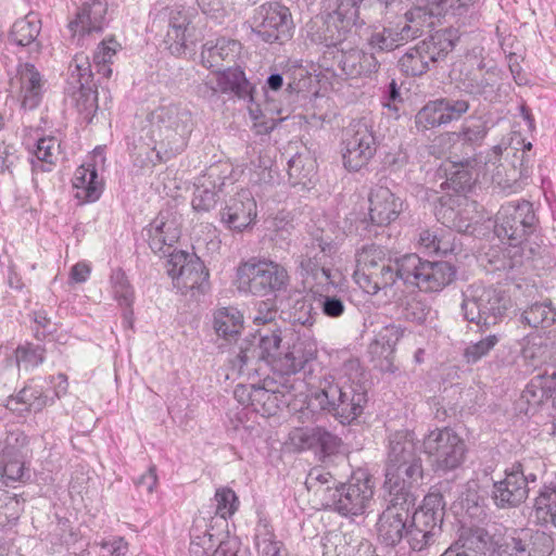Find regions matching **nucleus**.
<instances>
[{
    "label": "nucleus",
    "mask_w": 556,
    "mask_h": 556,
    "mask_svg": "<svg viewBox=\"0 0 556 556\" xmlns=\"http://www.w3.org/2000/svg\"><path fill=\"white\" fill-rule=\"evenodd\" d=\"M110 281L115 300L118 301L119 305L126 307L124 319L128 325H130L132 316L130 306L134 301L132 287L130 286L125 271H123L121 268L114 269L112 271Z\"/></svg>",
    "instance_id": "obj_50"
},
{
    "label": "nucleus",
    "mask_w": 556,
    "mask_h": 556,
    "mask_svg": "<svg viewBox=\"0 0 556 556\" xmlns=\"http://www.w3.org/2000/svg\"><path fill=\"white\" fill-rule=\"evenodd\" d=\"M166 271L174 286L182 293L198 291L204 293L208 286V271L203 262L194 254L185 251L169 253Z\"/></svg>",
    "instance_id": "obj_15"
},
{
    "label": "nucleus",
    "mask_w": 556,
    "mask_h": 556,
    "mask_svg": "<svg viewBox=\"0 0 556 556\" xmlns=\"http://www.w3.org/2000/svg\"><path fill=\"white\" fill-rule=\"evenodd\" d=\"M404 334V328L401 325L388 324L381 327L370 344V352L372 354H381L389 357Z\"/></svg>",
    "instance_id": "obj_48"
},
{
    "label": "nucleus",
    "mask_w": 556,
    "mask_h": 556,
    "mask_svg": "<svg viewBox=\"0 0 556 556\" xmlns=\"http://www.w3.org/2000/svg\"><path fill=\"white\" fill-rule=\"evenodd\" d=\"M336 251L334 244L326 242L320 238H311L301 250L299 265L302 269V275L305 276L306 280L311 278L314 281L312 288H316V292H319L318 287L321 290L328 291V287L334 288L337 286L331 270L327 266L328 258Z\"/></svg>",
    "instance_id": "obj_13"
},
{
    "label": "nucleus",
    "mask_w": 556,
    "mask_h": 556,
    "mask_svg": "<svg viewBox=\"0 0 556 556\" xmlns=\"http://www.w3.org/2000/svg\"><path fill=\"white\" fill-rule=\"evenodd\" d=\"M108 3L105 0H84L77 7L74 17L68 23L73 36H86L101 33L106 24Z\"/></svg>",
    "instance_id": "obj_25"
},
{
    "label": "nucleus",
    "mask_w": 556,
    "mask_h": 556,
    "mask_svg": "<svg viewBox=\"0 0 556 556\" xmlns=\"http://www.w3.org/2000/svg\"><path fill=\"white\" fill-rule=\"evenodd\" d=\"M538 225L533 204L527 200L510 201L501 206L495 217L494 233L508 244L505 256L508 267L515 268L523 263L522 243Z\"/></svg>",
    "instance_id": "obj_4"
},
{
    "label": "nucleus",
    "mask_w": 556,
    "mask_h": 556,
    "mask_svg": "<svg viewBox=\"0 0 556 556\" xmlns=\"http://www.w3.org/2000/svg\"><path fill=\"white\" fill-rule=\"evenodd\" d=\"M46 350L41 345L25 344L20 345L15 352V365H24L26 369L38 367L43 363Z\"/></svg>",
    "instance_id": "obj_61"
},
{
    "label": "nucleus",
    "mask_w": 556,
    "mask_h": 556,
    "mask_svg": "<svg viewBox=\"0 0 556 556\" xmlns=\"http://www.w3.org/2000/svg\"><path fill=\"white\" fill-rule=\"evenodd\" d=\"M394 308L399 318L417 324L425 323L431 313L430 306L416 293L399 296L394 302Z\"/></svg>",
    "instance_id": "obj_42"
},
{
    "label": "nucleus",
    "mask_w": 556,
    "mask_h": 556,
    "mask_svg": "<svg viewBox=\"0 0 556 556\" xmlns=\"http://www.w3.org/2000/svg\"><path fill=\"white\" fill-rule=\"evenodd\" d=\"M289 280L286 267L266 257H251L237 268V289L245 294H277L287 290Z\"/></svg>",
    "instance_id": "obj_5"
},
{
    "label": "nucleus",
    "mask_w": 556,
    "mask_h": 556,
    "mask_svg": "<svg viewBox=\"0 0 556 556\" xmlns=\"http://www.w3.org/2000/svg\"><path fill=\"white\" fill-rule=\"evenodd\" d=\"M254 543L258 556H287L282 543L276 540L271 526L266 521L261 520L256 525Z\"/></svg>",
    "instance_id": "obj_47"
},
{
    "label": "nucleus",
    "mask_w": 556,
    "mask_h": 556,
    "mask_svg": "<svg viewBox=\"0 0 556 556\" xmlns=\"http://www.w3.org/2000/svg\"><path fill=\"white\" fill-rule=\"evenodd\" d=\"M404 201L389 188L377 186L369 194V219L374 225L388 226L399 218Z\"/></svg>",
    "instance_id": "obj_28"
},
{
    "label": "nucleus",
    "mask_w": 556,
    "mask_h": 556,
    "mask_svg": "<svg viewBox=\"0 0 556 556\" xmlns=\"http://www.w3.org/2000/svg\"><path fill=\"white\" fill-rule=\"evenodd\" d=\"M509 299L498 289L492 287L471 286L464 292L462 311L469 323L481 328L498 324L509 307Z\"/></svg>",
    "instance_id": "obj_7"
},
{
    "label": "nucleus",
    "mask_w": 556,
    "mask_h": 556,
    "mask_svg": "<svg viewBox=\"0 0 556 556\" xmlns=\"http://www.w3.org/2000/svg\"><path fill=\"white\" fill-rule=\"evenodd\" d=\"M501 337L498 334H489L485 338L477 341L470 342L465 351L464 358L467 364H476L483 357H485L491 350L495 348V345L500 342Z\"/></svg>",
    "instance_id": "obj_59"
},
{
    "label": "nucleus",
    "mask_w": 556,
    "mask_h": 556,
    "mask_svg": "<svg viewBox=\"0 0 556 556\" xmlns=\"http://www.w3.org/2000/svg\"><path fill=\"white\" fill-rule=\"evenodd\" d=\"M422 478V462H412L399 467H392L391 463L386 464L384 489L392 497L414 501L413 490L420 484Z\"/></svg>",
    "instance_id": "obj_21"
},
{
    "label": "nucleus",
    "mask_w": 556,
    "mask_h": 556,
    "mask_svg": "<svg viewBox=\"0 0 556 556\" xmlns=\"http://www.w3.org/2000/svg\"><path fill=\"white\" fill-rule=\"evenodd\" d=\"M521 317L530 327H549L556 321V309L551 301L534 303L522 313Z\"/></svg>",
    "instance_id": "obj_52"
},
{
    "label": "nucleus",
    "mask_w": 556,
    "mask_h": 556,
    "mask_svg": "<svg viewBox=\"0 0 556 556\" xmlns=\"http://www.w3.org/2000/svg\"><path fill=\"white\" fill-rule=\"evenodd\" d=\"M240 50V42L225 37L207 40L201 52L202 64L206 68L218 66L223 61H231Z\"/></svg>",
    "instance_id": "obj_38"
},
{
    "label": "nucleus",
    "mask_w": 556,
    "mask_h": 556,
    "mask_svg": "<svg viewBox=\"0 0 556 556\" xmlns=\"http://www.w3.org/2000/svg\"><path fill=\"white\" fill-rule=\"evenodd\" d=\"M418 243L429 254H446L452 251L448 240L444 237H438L435 231L429 229L419 232Z\"/></svg>",
    "instance_id": "obj_63"
},
{
    "label": "nucleus",
    "mask_w": 556,
    "mask_h": 556,
    "mask_svg": "<svg viewBox=\"0 0 556 556\" xmlns=\"http://www.w3.org/2000/svg\"><path fill=\"white\" fill-rule=\"evenodd\" d=\"M522 539H526L525 547L531 556H548L554 549V539L544 531L522 529Z\"/></svg>",
    "instance_id": "obj_54"
},
{
    "label": "nucleus",
    "mask_w": 556,
    "mask_h": 556,
    "mask_svg": "<svg viewBox=\"0 0 556 556\" xmlns=\"http://www.w3.org/2000/svg\"><path fill=\"white\" fill-rule=\"evenodd\" d=\"M215 546L214 535L210 533L208 523L205 518H195L190 530L191 556H210Z\"/></svg>",
    "instance_id": "obj_45"
},
{
    "label": "nucleus",
    "mask_w": 556,
    "mask_h": 556,
    "mask_svg": "<svg viewBox=\"0 0 556 556\" xmlns=\"http://www.w3.org/2000/svg\"><path fill=\"white\" fill-rule=\"evenodd\" d=\"M192 129V113L187 106L161 104L147 115L140 140H148L146 144L157 155L164 153L170 157L187 147Z\"/></svg>",
    "instance_id": "obj_2"
},
{
    "label": "nucleus",
    "mask_w": 556,
    "mask_h": 556,
    "mask_svg": "<svg viewBox=\"0 0 556 556\" xmlns=\"http://www.w3.org/2000/svg\"><path fill=\"white\" fill-rule=\"evenodd\" d=\"M503 150L504 148L501 144H496L486 151L483 165L479 167V170L482 172L483 178L490 177L493 184L505 193H517L522 189V184L517 177L515 167L505 170L501 164Z\"/></svg>",
    "instance_id": "obj_26"
},
{
    "label": "nucleus",
    "mask_w": 556,
    "mask_h": 556,
    "mask_svg": "<svg viewBox=\"0 0 556 556\" xmlns=\"http://www.w3.org/2000/svg\"><path fill=\"white\" fill-rule=\"evenodd\" d=\"M222 222L231 230L242 231L256 217V202L248 190H241L220 212Z\"/></svg>",
    "instance_id": "obj_29"
},
{
    "label": "nucleus",
    "mask_w": 556,
    "mask_h": 556,
    "mask_svg": "<svg viewBox=\"0 0 556 556\" xmlns=\"http://www.w3.org/2000/svg\"><path fill=\"white\" fill-rule=\"evenodd\" d=\"M307 306L306 317H298L289 328H275L260 332L258 357L265 359L282 388L303 391L304 381L296 377L301 371L312 372L318 356V344L311 326L314 317Z\"/></svg>",
    "instance_id": "obj_1"
},
{
    "label": "nucleus",
    "mask_w": 556,
    "mask_h": 556,
    "mask_svg": "<svg viewBox=\"0 0 556 556\" xmlns=\"http://www.w3.org/2000/svg\"><path fill=\"white\" fill-rule=\"evenodd\" d=\"M469 108L470 104L465 99L440 98L429 101L415 115V126L418 131L425 132L458 121Z\"/></svg>",
    "instance_id": "obj_17"
},
{
    "label": "nucleus",
    "mask_w": 556,
    "mask_h": 556,
    "mask_svg": "<svg viewBox=\"0 0 556 556\" xmlns=\"http://www.w3.org/2000/svg\"><path fill=\"white\" fill-rule=\"evenodd\" d=\"M180 225L177 217L170 212H161L142 230L143 238L148 241L154 253L168 252L180 238Z\"/></svg>",
    "instance_id": "obj_23"
},
{
    "label": "nucleus",
    "mask_w": 556,
    "mask_h": 556,
    "mask_svg": "<svg viewBox=\"0 0 556 556\" xmlns=\"http://www.w3.org/2000/svg\"><path fill=\"white\" fill-rule=\"evenodd\" d=\"M329 492L328 505L343 517H358L369 508L374 496V484L369 475L364 470L352 473L346 483L334 488L327 486Z\"/></svg>",
    "instance_id": "obj_9"
},
{
    "label": "nucleus",
    "mask_w": 556,
    "mask_h": 556,
    "mask_svg": "<svg viewBox=\"0 0 556 556\" xmlns=\"http://www.w3.org/2000/svg\"><path fill=\"white\" fill-rule=\"evenodd\" d=\"M431 58L426 54L420 42L409 48L399 60L401 71L407 76H420L429 70Z\"/></svg>",
    "instance_id": "obj_49"
},
{
    "label": "nucleus",
    "mask_w": 556,
    "mask_h": 556,
    "mask_svg": "<svg viewBox=\"0 0 556 556\" xmlns=\"http://www.w3.org/2000/svg\"><path fill=\"white\" fill-rule=\"evenodd\" d=\"M377 152L372 124L363 117L352 121L342 139V160L346 169L357 172L365 167Z\"/></svg>",
    "instance_id": "obj_11"
},
{
    "label": "nucleus",
    "mask_w": 556,
    "mask_h": 556,
    "mask_svg": "<svg viewBox=\"0 0 556 556\" xmlns=\"http://www.w3.org/2000/svg\"><path fill=\"white\" fill-rule=\"evenodd\" d=\"M480 0H420L418 5L422 9L424 17L426 15L434 17H444L451 15L453 17L472 16Z\"/></svg>",
    "instance_id": "obj_34"
},
{
    "label": "nucleus",
    "mask_w": 556,
    "mask_h": 556,
    "mask_svg": "<svg viewBox=\"0 0 556 556\" xmlns=\"http://www.w3.org/2000/svg\"><path fill=\"white\" fill-rule=\"evenodd\" d=\"M528 493L522 463L513 464L505 470V478L493 485V500L501 508L518 506L526 501Z\"/></svg>",
    "instance_id": "obj_24"
},
{
    "label": "nucleus",
    "mask_w": 556,
    "mask_h": 556,
    "mask_svg": "<svg viewBox=\"0 0 556 556\" xmlns=\"http://www.w3.org/2000/svg\"><path fill=\"white\" fill-rule=\"evenodd\" d=\"M484 155L480 153L473 159H466L458 163H443L438 170L439 175L446 176V179L441 184V188L452 189L457 193L468 191L472 184L482 176L479 167L483 165Z\"/></svg>",
    "instance_id": "obj_22"
},
{
    "label": "nucleus",
    "mask_w": 556,
    "mask_h": 556,
    "mask_svg": "<svg viewBox=\"0 0 556 556\" xmlns=\"http://www.w3.org/2000/svg\"><path fill=\"white\" fill-rule=\"evenodd\" d=\"M216 502V515L226 520L231 517L239 507V500L230 488H218L214 495Z\"/></svg>",
    "instance_id": "obj_60"
},
{
    "label": "nucleus",
    "mask_w": 556,
    "mask_h": 556,
    "mask_svg": "<svg viewBox=\"0 0 556 556\" xmlns=\"http://www.w3.org/2000/svg\"><path fill=\"white\" fill-rule=\"evenodd\" d=\"M400 257L396 258L394 265H380L369 273L356 274L354 276L355 282L366 293L375 295L383 291L388 295V291L395 285L396 279H400Z\"/></svg>",
    "instance_id": "obj_30"
},
{
    "label": "nucleus",
    "mask_w": 556,
    "mask_h": 556,
    "mask_svg": "<svg viewBox=\"0 0 556 556\" xmlns=\"http://www.w3.org/2000/svg\"><path fill=\"white\" fill-rule=\"evenodd\" d=\"M252 28L263 41L282 45L291 39L294 25L289 8L268 1L255 9Z\"/></svg>",
    "instance_id": "obj_12"
},
{
    "label": "nucleus",
    "mask_w": 556,
    "mask_h": 556,
    "mask_svg": "<svg viewBox=\"0 0 556 556\" xmlns=\"http://www.w3.org/2000/svg\"><path fill=\"white\" fill-rule=\"evenodd\" d=\"M77 111L88 121H91L93 114L98 110V97L93 86L79 85L77 92L74 94Z\"/></svg>",
    "instance_id": "obj_58"
},
{
    "label": "nucleus",
    "mask_w": 556,
    "mask_h": 556,
    "mask_svg": "<svg viewBox=\"0 0 556 556\" xmlns=\"http://www.w3.org/2000/svg\"><path fill=\"white\" fill-rule=\"evenodd\" d=\"M422 451L435 471L447 472L463 464L466 443L448 427L434 428L424 437Z\"/></svg>",
    "instance_id": "obj_10"
},
{
    "label": "nucleus",
    "mask_w": 556,
    "mask_h": 556,
    "mask_svg": "<svg viewBox=\"0 0 556 556\" xmlns=\"http://www.w3.org/2000/svg\"><path fill=\"white\" fill-rule=\"evenodd\" d=\"M484 64L480 61L476 68L460 73L458 87L466 93L489 99L494 93V74L483 72Z\"/></svg>",
    "instance_id": "obj_35"
},
{
    "label": "nucleus",
    "mask_w": 556,
    "mask_h": 556,
    "mask_svg": "<svg viewBox=\"0 0 556 556\" xmlns=\"http://www.w3.org/2000/svg\"><path fill=\"white\" fill-rule=\"evenodd\" d=\"M317 427L294 428L289 432L286 444L293 451L315 448Z\"/></svg>",
    "instance_id": "obj_62"
},
{
    "label": "nucleus",
    "mask_w": 556,
    "mask_h": 556,
    "mask_svg": "<svg viewBox=\"0 0 556 556\" xmlns=\"http://www.w3.org/2000/svg\"><path fill=\"white\" fill-rule=\"evenodd\" d=\"M412 462H422L417 454V442L413 431L399 430L389 437L387 463L399 467Z\"/></svg>",
    "instance_id": "obj_33"
},
{
    "label": "nucleus",
    "mask_w": 556,
    "mask_h": 556,
    "mask_svg": "<svg viewBox=\"0 0 556 556\" xmlns=\"http://www.w3.org/2000/svg\"><path fill=\"white\" fill-rule=\"evenodd\" d=\"M49 403V397L42 391V388L24 387L16 396H10L7 400V408L20 415L24 413H39Z\"/></svg>",
    "instance_id": "obj_40"
},
{
    "label": "nucleus",
    "mask_w": 556,
    "mask_h": 556,
    "mask_svg": "<svg viewBox=\"0 0 556 556\" xmlns=\"http://www.w3.org/2000/svg\"><path fill=\"white\" fill-rule=\"evenodd\" d=\"M390 504L377 521L379 541L387 546H395L405 536L409 521L410 504L414 501L390 496Z\"/></svg>",
    "instance_id": "obj_19"
},
{
    "label": "nucleus",
    "mask_w": 556,
    "mask_h": 556,
    "mask_svg": "<svg viewBox=\"0 0 556 556\" xmlns=\"http://www.w3.org/2000/svg\"><path fill=\"white\" fill-rule=\"evenodd\" d=\"M188 16L180 10H170L165 42L173 54H180L187 47Z\"/></svg>",
    "instance_id": "obj_43"
},
{
    "label": "nucleus",
    "mask_w": 556,
    "mask_h": 556,
    "mask_svg": "<svg viewBox=\"0 0 556 556\" xmlns=\"http://www.w3.org/2000/svg\"><path fill=\"white\" fill-rule=\"evenodd\" d=\"M443 516L442 496L431 493L425 496L419 509L415 510L412 517L409 516V526L421 530L422 538L435 541L442 532Z\"/></svg>",
    "instance_id": "obj_27"
},
{
    "label": "nucleus",
    "mask_w": 556,
    "mask_h": 556,
    "mask_svg": "<svg viewBox=\"0 0 556 556\" xmlns=\"http://www.w3.org/2000/svg\"><path fill=\"white\" fill-rule=\"evenodd\" d=\"M459 40V31L456 28L447 27L435 30L430 36L419 41L426 54L431 58L432 63L444 60L453 51Z\"/></svg>",
    "instance_id": "obj_36"
},
{
    "label": "nucleus",
    "mask_w": 556,
    "mask_h": 556,
    "mask_svg": "<svg viewBox=\"0 0 556 556\" xmlns=\"http://www.w3.org/2000/svg\"><path fill=\"white\" fill-rule=\"evenodd\" d=\"M217 88L223 93H233L241 99H253V85L240 67H229L216 74Z\"/></svg>",
    "instance_id": "obj_41"
},
{
    "label": "nucleus",
    "mask_w": 556,
    "mask_h": 556,
    "mask_svg": "<svg viewBox=\"0 0 556 556\" xmlns=\"http://www.w3.org/2000/svg\"><path fill=\"white\" fill-rule=\"evenodd\" d=\"M118 43L115 40L102 41L93 53V67L98 75L110 78L112 75L111 62L117 51Z\"/></svg>",
    "instance_id": "obj_57"
},
{
    "label": "nucleus",
    "mask_w": 556,
    "mask_h": 556,
    "mask_svg": "<svg viewBox=\"0 0 556 556\" xmlns=\"http://www.w3.org/2000/svg\"><path fill=\"white\" fill-rule=\"evenodd\" d=\"M400 279L422 292L439 293L456 277V268L448 262H430L415 253L400 257Z\"/></svg>",
    "instance_id": "obj_6"
},
{
    "label": "nucleus",
    "mask_w": 556,
    "mask_h": 556,
    "mask_svg": "<svg viewBox=\"0 0 556 556\" xmlns=\"http://www.w3.org/2000/svg\"><path fill=\"white\" fill-rule=\"evenodd\" d=\"M489 132L486 121L482 118H470L466 121L459 131L451 134L457 141H463L471 146H479L484 140Z\"/></svg>",
    "instance_id": "obj_53"
},
{
    "label": "nucleus",
    "mask_w": 556,
    "mask_h": 556,
    "mask_svg": "<svg viewBox=\"0 0 556 556\" xmlns=\"http://www.w3.org/2000/svg\"><path fill=\"white\" fill-rule=\"evenodd\" d=\"M556 391V371H545L531 378L527 383L521 400L527 403V414H534L536 409L546 403Z\"/></svg>",
    "instance_id": "obj_32"
},
{
    "label": "nucleus",
    "mask_w": 556,
    "mask_h": 556,
    "mask_svg": "<svg viewBox=\"0 0 556 556\" xmlns=\"http://www.w3.org/2000/svg\"><path fill=\"white\" fill-rule=\"evenodd\" d=\"M28 457L14 456L13 454L0 453V475L4 479V483L22 481L25 475V463Z\"/></svg>",
    "instance_id": "obj_55"
},
{
    "label": "nucleus",
    "mask_w": 556,
    "mask_h": 556,
    "mask_svg": "<svg viewBox=\"0 0 556 556\" xmlns=\"http://www.w3.org/2000/svg\"><path fill=\"white\" fill-rule=\"evenodd\" d=\"M105 157L94 150L93 154L78 166L73 177L75 198L83 202L97 201L103 191V178L99 170L103 168Z\"/></svg>",
    "instance_id": "obj_20"
},
{
    "label": "nucleus",
    "mask_w": 556,
    "mask_h": 556,
    "mask_svg": "<svg viewBox=\"0 0 556 556\" xmlns=\"http://www.w3.org/2000/svg\"><path fill=\"white\" fill-rule=\"evenodd\" d=\"M532 517L538 525L556 528V480L544 483L534 501Z\"/></svg>",
    "instance_id": "obj_39"
},
{
    "label": "nucleus",
    "mask_w": 556,
    "mask_h": 556,
    "mask_svg": "<svg viewBox=\"0 0 556 556\" xmlns=\"http://www.w3.org/2000/svg\"><path fill=\"white\" fill-rule=\"evenodd\" d=\"M367 403L366 390L355 382H328L307 401L306 407L299 410V420L311 421L315 415V408L328 412L340 424L351 425L364 412Z\"/></svg>",
    "instance_id": "obj_3"
},
{
    "label": "nucleus",
    "mask_w": 556,
    "mask_h": 556,
    "mask_svg": "<svg viewBox=\"0 0 556 556\" xmlns=\"http://www.w3.org/2000/svg\"><path fill=\"white\" fill-rule=\"evenodd\" d=\"M355 262L356 268L354 275L362 273L366 274L380 265H388L391 263L386 258L384 249L376 244L364 245L358 250L355 255Z\"/></svg>",
    "instance_id": "obj_51"
},
{
    "label": "nucleus",
    "mask_w": 556,
    "mask_h": 556,
    "mask_svg": "<svg viewBox=\"0 0 556 556\" xmlns=\"http://www.w3.org/2000/svg\"><path fill=\"white\" fill-rule=\"evenodd\" d=\"M33 173L51 172L62 150L61 140L55 136H45L27 143Z\"/></svg>",
    "instance_id": "obj_31"
},
{
    "label": "nucleus",
    "mask_w": 556,
    "mask_h": 556,
    "mask_svg": "<svg viewBox=\"0 0 556 556\" xmlns=\"http://www.w3.org/2000/svg\"><path fill=\"white\" fill-rule=\"evenodd\" d=\"M422 9L407 11L396 22L372 26L367 45L372 52H391L421 36L424 27Z\"/></svg>",
    "instance_id": "obj_8"
},
{
    "label": "nucleus",
    "mask_w": 556,
    "mask_h": 556,
    "mask_svg": "<svg viewBox=\"0 0 556 556\" xmlns=\"http://www.w3.org/2000/svg\"><path fill=\"white\" fill-rule=\"evenodd\" d=\"M243 328V316L236 307H220L214 313V329L224 338H232Z\"/></svg>",
    "instance_id": "obj_46"
},
{
    "label": "nucleus",
    "mask_w": 556,
    "mask_h": 556,
    "mask_svg": "<svg viewBox=\"0 0 556 556\" xmlns=\"http://www.w3.org/2000/svg\"><path fill=\"white\" fill-rule=\"evenodd\" d=\"M93 62L84 53L76 54L70 64L71 76L79 85H90L93 77Z\"/></svg>",
    "instance_id": "obj_64"
},
{
    "label": "nucleus",
    "mask_w": 556,
    "mask_h": 556,
    "mask_svg": "<svg viewBox=\"0 0 556 556\" xmlns=\"http://www.w3.org/2000/svg\"><path fill=\"white\" fill-rule=\"evenodd\" d=\"M47 80L31 63H22L16 74L10 79V93L17 97L25 110L39 106L47 90Z\"/></svg>",
    "instance_id": "obj_18"
},
{
    "label": "nucleus",
    "mask_w": 556,
    "mask_h": 556,
    "mask_svg": "<svg viewBox=\"0 0 556 556\" xmlns=\"http://www.w3.org/2000/svg\"><path fill=\"white\" fill-rule=\"evenodd\" d=\"M41 30V21L35 13H29L23 18L17 20L11 29V40L21 47H29L30 53H38L40 43L37 41Z\"/></svg>",
    "instance_id": "obj_37"
},
{
    "label": "nucleus",
    "mask_w": 556,
    "mask_h": 556,
    "mask_svg": "<svg viewBox=\"0 0 556 556\" xmlns=\"http://www.w3.org/2000/svg\"><path fill=\"white\" fill-rule=\"evenodd\" d=\"M526 539H522L520 531H514L513 534L498 536L493 547V554L497 556H531L525 547Z\"/></svg>",
    "instance_id": "obj_56"
},
{
    "label": "nucleus",
    "mask_w": 556,
    "mask_h": 556,
    "mask_svg": "<svg viewBox=\"0 0 556 556\" xmlns=\"http://www.w3.org/2000/svg\"><path fill=\"white\" fill-rule=\"evenodd\" d=\"M498 540L495 535H491L488 530L480 527L463 528L459 535V547L463 551H473L485 554L493 553L495 542Z\"/></svg>",
    "instance_id": "obj_44"
},
{
    "label": "nucleus",
    "mask_w": 556,
    "mask_h": 556,
    "mask_svg": "<svg viewBox=\"0 0 556 556\" xmlns=\"http://www.w3.org/2000/svg\"><path fill=\"white\" fill-rule=\"evenodd\" d=\"M336 251L334 244L326 242L320 238H311L301 250L299 265L302 269V275L305 276L306 280L311 278L314 281L312 288H316V292H319L318 287L321 290L328 291V287L334 288L337 286L331 270L327 266L328 258Z\"/></svg>",
    "instance_id": "obj_14"
},
{
    "label": "nucleus",
    "mask_w": 556,
    "mask_h": 556,
    "mask_svg": "<svg viewBox=\"0 0 556 556\" xmlns=\"http://www.w3.org/2000/svg\"><path fill=\"white\" fill-rule=\"evenodd\" d=\"M252 409L262 416H275L281 408L288 407L299 414L296 401L306 403L307 395L303 391L289 390L278 383L273 376L264 379L252 392Z\"/></svg>",
    "instance_id": "obj_16"
}]
</instances>
